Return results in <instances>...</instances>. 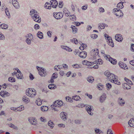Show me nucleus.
I'll return each instance as SVG.
<instances>
[{
    "label": "nucleus",
    "mask_w": 134,
    "mask_h": 134,
    "mask_svg": "<svg viewBox=\"0 0 134 134\" xmlns=\"http://www.w3.org/2000/svg\"><path fill=\"white\" fill-rule=\"evenodd\" d=\"M104 75L107 77L108 79L111 82L118 85L120 84V82L118 80V77L113 74L110 73L108 71H106L104 72Z\"/></svg>",
    "instance_id": "f257e3e1"
},
{
    "label": "nucleus",
    "mask_w": 134,
    "mask_h": 134,
    "mask_svg": "<svg viewBox=\"0 0 134 134\" xmlns=\"http://www.w3.org/2000/svg\"><path fill=\"white\" fill-rule=\"evenodd\" d=\"M30 15L33 20L35 21L40 23L41 21V18L38 15V13L37 11L34 9H32L30 11Z\"/></svg>",
    "instance_id": "f03ea898"
},
{
    "label": "nucleus",
    "mask_w": 134,
    "mask_h": 134,
    "mask_svg": "<svg viewBox=\"0 0 134 134\" xmlns=\"http://www.w3.org/2000/svg\"><path fill=\"white\" fill-rule=\"evenodd\" d=\"M99 51L98 49H94L92 50L90 52V54L92 56L91 58L93 59H96L98 55Z\"/></svg>",
    "instance_id": "7ed1b4c3"
},
{
    "label": "nucleus",
    "mask_w": 134,
    "mask_h": 134,
    "mask_svg": "<svg viewBox=\"0 0 134 134\" xmlns=\"http://www.w3.org/2000/svg\"><path fill=\"white\" fill-rule=\"evenodd\" d=\"M36 91L34 89H29V90H27L26 94L29 97H34L36 95Z\"/></svg>",
    "instance_id": "20e7f679"
},
{
    "label": "nucleus",
    "mask_w": 134,
    "mask_h": 134,
    "mask_svg": "<svg viewBox=\"0 0 134 134\" xmlns=\"http://www.w3.org/2000/svg\"><path fill=\"white\" fill-rule=\"evenodd\" d=\"M113 10H114L113 12L114 14L116 16H119L121 17L123 16V13L121 10L119 9L114 8Z\"/></svg>",
    "instance_id": "39448f33"
},
{
    "label": "nucleus",
    "mask_w": 134,
    "mask_h": 134,
    "mask_svg": "<svg viewBox=\"0 0 134 134\" xmlns=\"http://www.w3.org/2000/svg\"><path fill=\"white\" fill-rule=\"evenodd\" d=\"M105 58L106 59H107L112 64H116L117 61L116 59L112 58L109 55H106L105 54Z\"/></svg>",
    "instance_id": "423d86ee"
},
{
    "label": "nucleus",
    "mask_w": 134,
    "mask_h": 134,
    "mask_svg": "<svg viewBox=\"0 0 134 134\" xmlns=\"http://www.w3.org/2000/svg\"><path fill=\"white\" fill-rule=\"evenodd\" d=\"M92 107V106H91L89 105H88L86 107V111L90 115H92L93 114V113L92 112L93 111Z\"/></svg>",
    "instance_id": "0eeeda50"
},
{
    "label": "nucleus",
    "mask_w": 134,
    "mask_h": 134,
    "mask_svg": "<svg viewBox=\"0 0 134 134\" xmlns=\"http://www.w3.org/2000/svg\"><path fill=\"white\" fill-rule=\"evenodd\" d=\"M63 103L61 100H57L53 104V106L55 107H60L63 105Z\"/></svg>",
    "instance_id": "6e6552de"
},
{
    "label": "nucleus",
    "mask_w": 134,
    "mask_h": 134,
    "mask_svg": "<svg viewBox=\"0 0 134 134\" xmlns=\"http://www.w3.org/2000/svg\"><path fill=\"white\" fill-rule=\"evenodd\" d=\"M53 16L57 19H61L63 16V14L61 13H54Z\"/></svg>",
    "instance_id": "1a4fd4ad"
},
{
    "label": "nucleus",
    "mask_w": 134,
    "mask_h": 134,
    "mask_svg": "<svg viewBox=\"0 0 134 134\" xmlns=\"http://www.w3.org/2000/svg\"><path fill=\"white\" fill-rule=\"evenodd\" d=\"M50 3L52 7L54 8H55L58 4V2L56 0H51L50 1Z\"/></svg>",
    "instance_id": "9d476101"
},
{
    "label": "nucleus",
    "mask_w": 134,
    "mask_h": 134,
    "mask_svg": "<svg viewBox=\"0 0 134 134\" xmlns=\"http://www.w3.org/2000/svg\"><path fill=\"white\" fill-rule=\"evenodd\" d=\"M67 114L65 112H62L60 114V115L62 119L64 121H65L67 119Z\"/></svg>",
    "instance_id": "9b49d317"
},
{
    "label": "nucleus",
    "mask_w": 134,
    "mask_h": 134,
    "mask_svg": "<svg viewBox=\"0 0 134 134\" xmlns=\"http://www.w3.org/2000/svg\"><path fill=\"white\" fill-rule=\"evenodd\" d=\"M116 40L118 42H121L123 40V38L122 36L119 34H117L115 36Z\"/></svg>",
    "instance_id": "f8f14e48"
},
{
    "label": "nucleus",
    "mask_w": 134,
    "mask_h": 134,
    "mask_svg": "<svg viewBox=\"0 0 134 134\" xmlns=\"http://www.w3.org/2000/svg\"><path fill=\"white\" fill-rule=\"evenodd\" d=\"M119 64L120 67L122 69L125 70L127 68L126 64L122 62H120Z\"/></svg>",
    "instance_id": "ddd939ff"
},
{
    "label": "nucleus",
    "mask_w": 134,
    "mask_h": 134,
    "mask_svg": "<svg viewBox=\"0 0 134 134\" xmlns=\"http://www.w3.org/2000/svg\"><path fill=\"white\" fill-rule=\"evenodd\" d=\"M98 29H103L105 27H107L108 26L106 24L103 23H100L98 24Z\"/></svg>",
    "instance_id": "4468645a"
},
{
    "label": "nucleus",
    "mask_w": 134,
    "mask_h": 134,
    "mask_svg": "<svg viewBox=\"0 0 134 134\" xmlns=\"http://www.w3.org/2000/svg\"><path fill=\"white\" fill-rule=\"evenodd\" d=\"M79 56L82 58H85L87 56V52L85 51H82L80 53Z\"/></svg>",
    "instance_id": "2eb2a0df"
},
{
    "label": "nucleus",
    "mask_w": 134,
    "mask_h": 134,
    "mask_svg": "<svg viewBox=\"0 0 134 134\" xmlns=\"http://www.w3.org/2000/svg\"><path fill=\"white\" fill-rule=\"evenodd\" d=\"M106 98L105 94H103L101 95L99 98V101L100 103H103L104 102Z\"/></svg>",
    "instance_id": "dca6fc26"
},
{
    "label": "nucleus",
    "mask_w": 134,
    "mask_h": 134,
    "mask_svg": "<svg viewBox=\"0 0 134 134\" xmlns=\"http://www.w3.org/2000/svg\"><path fill=\"white\" fill-rule=\"evenodd\" d=\"M39 74L42 76H44L46 74V72L45 71L44 69H42L41 71H39Z\"/></svg>",
    "instance_id": "f3484780"
},
{
    "label": "nucleus",
    "mask_w": 134,
    "mask_h": 134,
    "mask_svg": "<svg viewBox=\"0 0 134 134\" xmlns=\"http://www.w3.org/2000/svg\"><path fill=\"white\" fill-rule=\"evenodd\" d=\"M128 124L131 127H134V118H131L129 121Z\"/></svg>",
    "instance_id": "a211bd4d"
},
{
    "label": "nucleus",
    "mask_w": 134,
    "mask_h": 134,
    "mask_svg": "<svg viewBox=\"0 0 134 134\" xmlns=\"http://www.w3.org/2000/svg\"><path fill=\"white\" fill-rule=\"evenodd\" d=\"M118 102L119 104L121 106L124 105L125 103L124 100L120 98H119Z\"/></svg>",
    "instance_id": "6ab92c4d"
},
{
    "label": "nucleus",
    "mask_w": 134,
    "mask_h": 134,
    "mask_svg": "<svg viewBox=\"0 0 134 134\" xmlns=\"http://www.w3.org/2000/svg\"><path fill=\"white\" fill-rule=\"evenodd\" d=\"M29 121L32 125H35L36 124V120L35 118H32L29 119Z\"/></svg>",
    "instance_id": "aec40b11"
},
{
    "label": "nucleus",
    "mask_w": 134,
    "mask_h": 134,
    "mask_svg": "<svg viewBox=\"0 0 134 134\" xmlns=\"http://www.w3.org/2000/svg\"><path fill=\"white\" fill-rule=\"evenodd\" d=\"M123 87L124 89H130L131 87L128 84L126 83H124L123 84Z\"/></svg>",
    "instance_id": "412c9836"
},
{
    "label": "nucleus",
    "mask_w": 134,
    "mask_h": 134,
    "mask_svg": "<svg viewBox=\"0 0 134 134\" xmlns=\"http://www.w3.org/2000/svg\"><path fill=\"white\" fill-rule=\"evenodd\" d=\"M107 42L108 44L113 47H114V44L113 42V41L112 39L111 38L110 40H108L107 41Z\"/></svg>",
    "instance_id": "4be33fe9"
},
{
    "label": "nucleus",
    "mask_w": 134,
    "mask_h": 134,
    "mask_svg": "<svg viewBox=\"0 0 134 134\" xmlns=\"http://www.w3.org/2000/svg\"><path fill=\"white\" fill-rule=\"evenodd\" d=\"M87 81L91 83H92L94 80V78L92 76H89L87 78Z\"/></svg>",
    "instance_id": "5701e85b"
},
{
    "label": "nucleus",
    "mask_w": 134,
    "mask_h": 134,
    "mask_svg": "<svg viewBox=\"0 0 134 134\" xmlns=\"http://www.w3.org/2000/svg\"><path fill=\"white\" fill-rule=\"evenodd\" d=\"M8 25L5 24H3L0 25V28L3 29H6L8 28Z\"/></svg>",
    "instance_id": "b1692460"
},
{
    "label": "nucleus",
    "mask_w": 134,
    "mask_h": 134,
    "mask_svg": "<svg viewBox=\"0 0 134 134\" xmlns=\"http://www.w3.org/2000/svg\"><path fill=\"white\" fill-rule=\"evenodd\" d=\"M71 28L72 29V32L74 34H75L77 32V29L75 26L71 25Z\"/></svg>",
    "instance_id": "393cba45"
},
{
    "label": "nucleus",
    "mask_w": 134,
    "mask_h": 134,
    "mask_svg": "<svg viewBox=\"0 0 134 134\" xmlns=\"http://www.w3.org/2000/svg\"><path fill=\"white\" fill-rule=\"evenodd\" d=\"M37 36L40 39L43 38V33L40 32L38 31L37 34Z\"/></svg>",
    "instance_id": "a878e982"
},
{
    "label": "nucleus",
    "mask_w": 134,
    "mask_h": 134,
    "mask_svg": "<svg viewBox=\"0 0 134 134\" xmlns=\"http://www.w3.org/2000/svg\"><path fill=\"white\" fill-rule=\"evenodd\" d=\"M63 11L64 13L65 14H66V15L67 16H69L70 15V13L68 10L66 8H64L63 9Z\"/></svg>",
    "instance_id": "bb28decb"
},
{
    "label": "nucleus",
    "mask_w": 134,
    "mask_h": 134,
    "mask_svg": "<svg viewBox=\"0 0 134 134\" xmlns=\"http://www.w3.org/2000/svg\"><path fill=\"white\" fill-rule=\"evenodd\" d=\"M123 3L121 2L119 3L117 5V8H119L120 9H122L124 7V6L123 5Z\"/></svg>",
    "instance_id": "cd10ccee"
},
{
    "label": "nucleus",
    "mask_w": 134,
    "mask_h": 134,
    "mask_svg": "<svg viewBox=\"0 0 134 134\" xmlns=\"http://www.w3.org/2000/svg\"><path fill=\"white\" fill-rule=\"evenodd\" d=\"M97 88L99 90H102L103 88V85L101 83H99L98 84Z\"/></svg>",
    "instance_id": "c85d7f7f"
},
{
    "label": "nucleus",
    "mask_w": 134,
    "mask_h": 134,
    "mask_svg": "<svg viewBox=\"0 0 134 134\" xmlns=\"http://www.w3.org/2000/svg\"><path fill=\"white\" fill-rule=\"evenodd\" d=\"M44 7L46 9H50L51 8V5L50 3L47 2L45 4Z\"/></svg>",
    "instance_id": "c756f323"
},
{
    "label": "nucleus",
    "mask_w": 134,
    "mask_h": 134,
    "mask_svg": "<svg viewBox=\"0 0 134 134\" xmlns=\"http://www.w3.org/2000/svg\"><path fill=\"white\" fill-rule=\"evenodd\" d=\"M48 87L49 89L52 90L55 88L56 87V86L55 85H54L51 84L48 85Z\"/></svg>",
    "instance_id": "7c9ffc66"
},
{
    "label": "nucleus",
    "mask_w": 134,
    "mask_h": 134,
    "mask_svg": "<svg viewBox=\"0 0 134 134\" xmlns=\"http://www.w3.org/2000/svg\"><path fill=\"white\" fill-rule=\"evenodd\" d=\"M36 103L38 105H40L42 104L41 99L39 98L38 99L36 102Z\"/></svg>",
    "instance_id": "2f4dec72"
},
{
    "label": "nucleus",
    "mask_w": 134,
    "mask_h": 134,
    "mask_svg": "<svg viewBox=\"0 0 134 134\" xmlns=\"http://www.w3.org/2000/svg\"><path fill=\"white\" fill-rule=\"evenodd\" d=\"M95 132L96 134H100V133H103V132L100 129L96 128L95 130Z\"/></svg>",
    "instance_id": "473e14b6"
},
{
    "label": "nucleus",
    "mask_w": 134,
    "mask_h": 134,
    "mask_svg": "<svg viewBox=\"0 0 134 134\" xmlns=\"http://www.w3.org/2000/svg\"><path fill=\"white\" fill-rule=\"evenodd\" d=\"M70 42L75 44H77L78 43V41L76 38H74L72 40H71Z\"/></svg>",
    "instance_id": "72a5a7b5"
},
{
    "label": "nucleus",
    "mask_w": 134,
    "mask_h": 134,
    "mask_svg": "<svg viewBox=\"0 0 134 134\" xmlns=\"http://www.w3.org/2000/svg\"><path fill=\"white\" fill-rule=\"evenodd\" d=\"M41 110L42 111H46L48 110V108L46 106H43L41 107Z\"/></svg>",
    "instance_id": "f704fd0d"
},
{
    "label": "nucleus",
    "mask_w": 134,
    "mask_h": 134,
    "mask_svg": "<svg viewBox=\"0 0 134 134\" xmlns=\"http://www.w3.org/2000/svg\"><path fill=\"white\" fill-rule=\"evenodd\" d=\"M5 12L6 15L7 16H8V18H10V13L9 11V10L7 8H6L5 9Z\"/></svg>",
    "instance_id": "c9c22d12"
},
{
    "label": "nucleus",
    "mask_w": 134,
    "mask_h": 134,
    "mask_svg": "<svg viewBox=\"0 0 134 134\" xmlns=\"http://www.w3.org/2000/svg\"><path fill=\"white\" fill-rule=\"evenodd\" d=\"M8 125L10 127L12 128L15 130L18 129L17 127L16 126H15L14 124L12 123H10Z\"/></svg>",
    "instance_id": "e433bc0d"
},
{
    "label": "nucleus",
    "mask_w": 134,
    "mask_h": 134,
    "mask_svg": "<svg viewBox=\"0 0 134 134\" xmlns=\"http://www.w3.org/2000/svg\"><path fill=\"white\" fill-rule=\"evenodd\" d=\"M125 80L126 81V82L128 83L129 85H132L133 83L131 82V81L130 80L128 79L127 78L125 77Z\"/></svg>",
    "instance_id": "4c0bfd02"
},
{
    "label": "nucleus",
    "mask_w": 134,
    "mask_h": 134,
    "mask_svg": "<svg viewBox=\"0 0 134 134\" xmlns=\"http://www.w3.org/2000/svg\"><path fill=\"white\" fill-rule=\"evenodd\" d=\"M24 108L23 106L22 105L20 106L19 107L16 108V110L17 111H20L22 110H24Z\"/></svg>",
    "instance_id": "58836bf2"
},
{
    "label": "nucleus",
    "mask_w": 134,
    "mask_h": 134,
    "mask_svg": "<svg viewBox=\"0 0 134 134\" xmlns=\"http://www.w3.org/2000/svg\"><path fill=\"white\" fill-rule=\"evenodd\" d=\"M8 81L11 82H14L15 81V79L14 77H10L8 78Z\"/></svg>",
    "instance_id": "ea45409f"
},
{
    "label": "nucleus",
    "mask_w": 134,
    "mask_h": 134,
    "mask_svg": "<svg viewBox=\"0 0 134 134\" xmlns=\"http://www.w3.org/2000/svg\"><path fill=\"white\" fill-rule=\"evenodd\" d=\"M23 100L25 102L27 103L30 101L29 99L25 96H24L23 98Z\"/></svg>",
    "instance_id": "a19ab883"
},
{
    "label": "nucleus",
    "mask_w": 134,
    "mask_h": 134,
    "mask_svg": "<svg viewBox=\"0 0 134 134\" xmlns=\"http://www.w3.org/2000/svg\"><path fill=\"white\" fill-rule=\"evenodd\" d=\"M69 17L70 19L72 21H74L76 20V18L75 16L74 15H71Z\"/></svg>",
    "instance_id": "79ce46f5"
},
{
    "label": "nucleus",
    "mask_w": 134,
    "mask_h": 134,
    "mask_svg": "<svg viewBox=\"0 0 134 134\" xmlns=\"http://www.w3.org/2000/svg\"><path fill=\"white\" fill-rule=\"evenodd\" d=\"M16 75L17 78L18 79H23V78L22 73H19L18 74Z\"/></svg>",
    "instance_id": "37998d69"
},
{
    "label": "nucleus",
    "mask_w": 134,
    "mask_h": 134,
    "mask_svg": "<svg viewBox=\"0 0 134 134\" xmlns=\"http://www.w3.org/2000/svg\"><path fill=\"white\" fill-rule=\"evenodd\" d=\"M48 125L50 126L51 128H53V127L54 124L51 121H49L48 123Z\"/></svg>",
    "instance_id": "c03bdc74"
},
{
    "label": "nucleus",
    "mask_w": 134,
    "mask_h": 134,
    "mask_svg": "<svg viewBox=\"0 0 134 134\" xmlns=\"http://www.w3.org/2000/svg\"><path fill=\"white\" fill-rule=\"evenodd\" d=\"M66 100L67 101L69 102H72V99L69 97H66L65 98Z\"/></svg>",
    "instance_id": "a18cd8bd"
},
{
    "label": "nucleus",
    "mask_w": 134,
    "mask_h": 134,
    "mask_svg": "<svg viewBox=\"0 0 134 134\" xmlns=\"http://www.w3.org/2000/svg\"><path fill=\"white\" fill-rule=\"evenodd\" d=\"M80 98V97L78 96H76L73 97L72 98V99H74L76 101L79 100Z\"/></svg>",
    "instance_id": "49530a36"
},
{
    "label": "nucleus",
    "mask_w": 134,
    "mask_h": 134,
    "mask_svg": "<svg viewBox=\"0 0 134 134\" xmlns=\"http://www.w3.org/2000/svg\"><path fill=\"white\" fill-rule=\"evenodd\" d=\"M14 7L16 9H18L20 7L19 4L17 1L13 5Z\"/></svg>",
    "instance_id": "de8ad7c7"
},
{
    "label": "nucleus",
    "mask_w": 134,
    "mask_h": 134,
    "mask_svg": "<svg viewBox=\"0 0 134 134\" xmlns=\"http://www.w3.org/2000/svg\"><path fill=\"white\" fill-rule=\"evenodd\" d=\"M0 40H4L5 39V37L3 34L0 32Z\"/></svg>",
    "instance_id": "09e8293b"
},
{
    "label": "nucleus",
    "mask_w": 134,
    "mask_h": 134,
    "mask_svg": "<svg viewBox=\"0 0 134 134\" xmlns=\"http://www.w3.org/2000/svg\"><path fill=\"white\" fill-rule=\"evenodd\" d=\"M57 75V73H54L53 74L51 77L54 79L57 78L58 77Z\"/></svg>",
    "instance_id": "8fccbe9b"
},
{
    "label": "nucleus",
    "mask_w": 134,
    "mask_h": 134,
    "mask_svg": "<svg viewBox=\"0 0 134 134\" xmlns=\"http://www.w3.org/2000/svg\"><path fill=\"white\" fill-rule=\"evenodd\" d=\"M103 61L101 59H98L97 60V64L102 65L103 64Z\"/></svg>",
    "instance_id": "3c124183"
},
{
    "label": "nucleus",
    "mask_w": 134,
    "mask_h": 134,
    "mask_svg": "<svg viewBox=\"0 0 134 134\" xmlns=\"http://www.w3.org/2000/svg\"><path fill=\"white\" fill-rule=\"evenodd\" d=\"M31 40L30 39H29V38H28L26 40V42L27 43L29 44L30 45L31 44Z\"/></svg>",
    "instance_id": "603ef678"
},
{
    "label": "nucleus",
    "mask_w": 134,
    "mask_h": 134,
    "mask_svg": "<svg viewBox=\"0 0 134 134\" xmlns=\"http://www.w3.org/2000/svg\"><path fill=\"white\" fill-rule=\"evenodd\" d=\"M72 66L74 68H79L80 67L81 68V66H80V65L77 64H76L72 65Z\"/></svg>",
    "instance_id": "864d4df0"
},
{
    "label": "nucleus",
    "mask_w": 134,
    "mask_h": 134,
    "mask_svg": "<svg viewBox=\"0 0 134 134\" xmlns=\"http://www.w3.org/2000/svg\"><path fill=\"white\" fill-rule=\"evenodd\" d=\"M27 37H28L29 38V39H30L31 40L33 39V36L31 34H28Z\"/></svg>",
    "instance_id": "5fc2aeb1"
},
{
    "label": "nucleus",
    "mask_w": 134,
    "mask_h": 134,
    "mask_svg": "<svg viewBox=\"0 0 134 134\" xmlns=\"http://www.w3.org/2000/svg\"><path fill=\"white\" fill-rule=\"evenodd\" d=\"M106 86L107 87V88H108V89H110L112 87L111 85L109 83L106 84Z\"/></svg>",
    "instance_id": "6e6d98bb"
},
{
    "label": "nucleus",
    "mask_w": 134,
    "mask_h": 134,
    "mask_svg": "<svg viewBox=\"0 0 134 134\" xmlns=\"http://www.w3.org/2000/svg\"><path fill=\"white\" fill-rule=\"evenodd\" d=\"M104 36L105 38H107V40H110V39L111 38V37L109 36L108 35L106 34H105L104 35Z\"/></svg>",
    "instance_id": "4d7b16f0"
},
{
    "label": "nucleus",
    "mask_w": 134,
    "mask_h": 134,
    "mask_svg": "<svg viewBox=\"0 0 134 134\" xmlns=\"http://www.w3.org/2000/svg\"><path fill=\"white\" fill-rule=\"evenodd\" d=\"M51 33H52V32L50 31H48L47 32V35L49 37H51Z\"/></svg>",
    "instance_id": "13d9d810"
},
{
    "label": "nucleus",
    "mask_w": 134,
    "mask_h": 134,
    "mask_svg": "<svg viewBox=\"0 0 134 134\" xmlns=\"http://www.w3.org/2000/svg\"><path fill=\"white\" fill-rule=\"evenodd\" d=\"M63 2H60L59 3V7L60 8H62L63 7Z\"/></svg>",
    "instance_id": "bf43d9fd"
},
{
    "label": "nucleus",
    "mask_w": 134,
    "mask_h": 134,
    "mask_svg": "<svg viewBox=\"0 0 134 134\" xmlns=\"http://www.w3.org/2000/svg\"><path fill=\"white\" fill-rule=\"evenodd\" d=\"M81 122V121L80 120H75V123L76 124H80Z\"/></svg>",
    "instance_id": "052dcab7"
},
{
    "label": "nucleus",
    "mask_w": 134,
    "mask_h": 134,
    "mask_svg": "<svg viewBox=\"0 0 134 134\" xmlns=\"http://www.w3.org/2000/svg\"><path fill=\"white\" fill-rule=\"evenodd\" d=\"M91 37L93 39H95L97 37V35L96 34H93L92 35Z\"/></svg>",
    "instance_id": "680f3d73"
},
{
    "label": "nucleus",
    "mask_w": 134,
    "mask_h": 134,
    "mask_svg": "<svg viewBox=\"0 0 134 134\" xmlns=\"http://www.w3.org/2000/svg\"><path fill=\"white\" fill-rule=\"evenodd\" d=\"M87 8V5H83L81 7V9L83 10H85Z\"/></svg>",
    "instance_id": "e2e57ef3"
},
{
    "label": "nucleus",
    "mask_w": 134,
    "mask_h": 134,
    "mask_svg": "<svg viewBox=\"0 0 134 134\" xmlns=\"http://www.w3.org/2000/svg\"><path fill=\"white\" fill-rule=\"evenodd\" d=\"M61 48L63 49L66 50L67 51L69 49V47H67L65 46H62L61 47Z\"/></svg>",
    "instance_id": "0e129e2a"
},
{
    "label": "nucleus",
    "mask_w": 134,
    "mask_h": 134,
    "mask_svg": "<svg viewBox=\"0 0 134 134\" xmlns=\"http://www.w3.org/2000/svg\"><path fill=\"white\" fill-rule=\"evenodd\" d=\"M131 51L134 52V44H131Z\"/></svg>",
    "instance_id": "69168bd1"
},
{
    "label": "nucleus",
    "mask_w": 134,
    "mask_h": 134,
    "mask_svg": "<svg viewBox=\"0 0 134 134\" xmlns=\"http://www.w3.org/2000/svg\"><path fill=\"white\" fill-rule=\"evenodd\" d=\"M34 28L35 29H37L39 28V25L37 24H36L34 26Z\"/></svg>",
    "instance_id": "338daca9"
},
{
    "label": "nucleus",
    "mask_w": 134,
    "mask_h": 134,
    "mask_svg": "<svg viewBox=\"0 0 134 134\" xmlns=\"http://www.w3.org/2000/svg\"><path fill=\"white\" fill-rule=\"evenodd\" d=\"M107 134H113L112 130L110 129H108L107 131Z\"/></svg>",
    "instance_id": "774afa93"
}]
</instances>
